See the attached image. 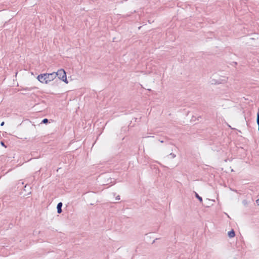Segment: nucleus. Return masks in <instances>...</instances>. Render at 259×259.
<instances>
[{
  "mask_svg": "<svg viewBox=\"0 0 259 259\" xmlns=\"http://www.w3.org/2000/svg\"><path fill=\"white\" fill-rule=\"evenodd\" d=\"M37 79L42 83L48 84L55 79V72L51 73H44L38 75Z\"/></svg>",
  "mask_w": 259,
  "mask_h": 259,
  "instance_id": "nucleus-1",
  "label": "nucleus"
},
{
  "mask_svg": "<svg viewBox=\"0 0 259 259\" xmlns=\"http://www.w3.org/2000/svg\"><path fill=\"white\" fill-rule=\"evenodd\" d=\"M55 78L57 76L61 80L64 81L66 83H68V81L67 79L66 72L63 69H59L57 72H55Z\"/></svg>",
  "mask_w": 259,
  "mask_h": 259,
  "instance_id": "nucleus-2",
  "label": "nucleus"
},
{
  "mask_svg": "<svg viewBox=\"0 0 259 259\" xmlns=\"http://www.w3.org/2000/svg\"><path fill=\"white\" fill-rule=\"evenodd\" d=\"M62 203L59 202L57 206V212L58 213H60L62 212Z\"/></svg>",
  "mask_w": 259,
  "mask_h": 259,
  "instance_id": "nucleus-3",
  "label": "nucleus"
},
{
  "mask_svg": "<svg viewBox=\"0 0 259 259\" xmlns=\"http://www.w3.org/2000/svg\"><path fill=\"white\" fill-rule=\"evenodd\" d=\"M228 235L230 238H233L235 235V232L233 230H232L231 231L228 232Z\"/></svg>",
  "mask_w": 259,
  "mask_h": 259,
  "instance_id": "nucleus-4",
  "label": "nucleus"
},
{
  "mask_svg": "<svg viewBox=\"0 0 259 259\" xmlns=\"http://www.w3.org/2000/svg\"><path fill=\"white\" fill-rule=\"evenodd\" d=\"M176 156V154H175L174 153H170L168 155H167L166 157H170V158H175Z\"/></svg>",
  "mask_w": 259,
  "mask_h": 259,
  "instance_id": "nucleus-5",
  "label": "nucleus"
},
{
  "mask_svg": "<svg viewBox=\"0 0 259 259\" xmlns=\"http://www.w3.org/2000/svg\"><path fill=\"white\" fill-rule=\"evenodd\" d=\"M195 196L196 198L198 199V200L201 202H202V198L201 197L199 196L198 194L196 193H195Z\"/></svg>",
  "mask_w": 259,
  "mask_h": 259,
  "instance_id": "nucleus-6",
  "label": "nucleus"
},
{
  "mask_svg": "<svg viewBox=\"0 0 259 259\" xmlns=\"http://www.w3.org/2000/svg\"><path fill=\"white\" fill-rule=\"evenodd\" d=\"M227 77H223L220 83H226L227 81Z\"/></svg>",
  "mask_w": 259,
  "mask_h": 259,
  "instance_id": "nucleus-7",
  "label": "nucleus"
},
{
  "mask_svg": "<svg viewBox=\"0 0 259 259\" xmlns=\"http://www.w3.org/2000/svg\"><path fill=\"white\" fill-rule=\"evenodd\" d=\"M48 122V120L47 118L44 119L42 121V123H46Z\"/></svg>",
  "mask_w": 259,
  "mask_h": 259,
  "instance_id": "nucleus-8",
  "label": "nucleus"
},
{
  "mask_svg": "<svg viewBox=\"0 0 259 259\" xmlns=\"http://www.w3.org/2000/svg\"><path fill=\"white\" fill-rule=\"evenodd\" d=\"M1 144L2 146H4V147H6V146H5V144H4V143L3 142H1Z\"/></svg>",
  "mask_w": 259,
  "mask_h": 259,
  "instance_id": "nucleus-9",
  "label": "nucleus"
},
{
  "mask_svg": "<svg viewBox=\"0 0 259 259\" xmlns=\"http://www.w3.org/2000/svg\"><path fill=\"white\" fill-rule=\"evenodd\" d=\"M256 203L259 205V199L256 200Z\"/></svg>",
  "mask_w": 259,
  "mask_h": 259,
  "instance_id": "nucleus-10",
  "label": "nucleus"
},
{
  "mask_svg": "<svg viewBox=\"0 0 259 259\" xmlns=\"http://www.w3.org/2000/svg\"><path fill=\"white\" fill-rule=\"evenodd\" d=\"M4 124H5V122H4V121H3V122L1 123V126H3V125H4Z\"/></svg>",
  "mask_w": 259,
  "mask_h": 259,
  "instance_id": "nucleus-11",
  "label": "nucleus"
}]
</instances>
